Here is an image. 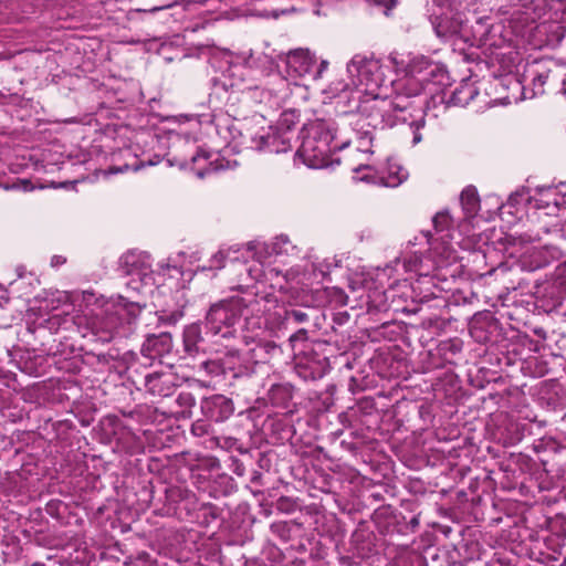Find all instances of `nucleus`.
Wrapping results in <instances>:
<instances>
[{"mask_svg": "<svg viewBox=\"0 0 566 566\" xmlns=\"http://www.w3.org/2000/svg\"><path fill=\"white\" fill-rule=\"evenodd\" d=\"M389 66L365 54H355L347 63L348 82H332L325 93L331 98H340L361 112L377 111L381 117L389 116L390 109L405 113L408 104L396 99L386 72Z\"/></svg>", "mask_w": 566, "mask_h": 566, "instance_id": "nucleus-1", "label": "nucleus"}, {"mask_svg": "<svg viewBox=\"0 0 566 566\" xmlns=\"http://www.w3.org/2000/svg\"><path fill=\"white\" fill-rule=\"evenodd\" d=\"M271 301L259 300L252 295L237 296L211 305L206 315V328L212 336L232 338L237 336L241 318L252 328L261 329L262 316L270 312Z\"/></svg>", "mask_w": 566, "mask_h": 566, "instance_id": "nucleus-2", "label": "nucleus"}, {"mask_svg": "<svg viewBox=\"0 0 566 566\" xmlns=\"http://www.w3.org/2000/svg\"><path fill=\"white\" fill-rule=\"evenodd\" d=\"M344 145L337 142V128L334 123L318 120L307 129L296 156L307 167L321 169L329 166L332 151Z\"/></svg>", "mask_w": 566, "mask_h": 566, "instance_id": "nucleus-3", "label": "nucleus"}, {"mask_svg": "<svg viewBox=\"0 0 566 566\" xmlns=\"http://www.w3.org/2000/svg\"><path fill=\"white\" fill-rule=\"evenodd\" d=\"M142 308L138 301H129L119 295L117 300H109L96 310L88 325L102 342H109L122 325L129 324L139 315Z\"/></svg>", "mask_w": 566, "mask_h": 566, "instance_id": "nucleus-4", "label": "nucleus"}, {"mask_svg": "<svg viewBox=\"0 0 566 566\" xmlns=\"http://www.w3.org/2000/svg\"><path fill=\"white\" fill-rule=\"evenodd\" d=\"M433 237L430 233H422L421 238L429 245V255L423 256L420 250L411 251L403 256V268L406 272H413L419 276H427L438 268L448 266L459 259L457 250L446 241L450 234L437 233Z\"/></svg>", "mask_w": 566, "mask_h": 566, "instance_id": "nucleus-5", "label": "nucleus"}, {"mask_svg": "<svg viewBox=\"0 0 566 566\" xmlns=\"http://www.w3.org/2000/svg\"><path fill=\"white\" fill-rule=\"evenodd\" d=\"M391 64L399 70L403 66L405 74L396 80H390L392 92L396 95V99L400 103L408 104V108L412 107L413 101L411 98L417 97L428 85V59L424 56L412 57L406 65L403 62H399L397 55L391 54L389 56Z\"/></svg>", "mask_w": 566, "mask_h": 566, "instance_id": "nucleus-6", "label": "nucleus"}, {"mask_svg": "<svg viewBox=\"0 0 566 566\" xmlns=\"http://www.w3.org/2000/svg\"><path fill=\"white\" fill-rule=\"evenodd\" d=\"M120 270L127 276L125 285L127 290L137 293L151 291L155 285L161 284L151 270L148 256L142 253H126L120 259Z\"/></svg>", "mask_w": 566, "mask_h": 566, "instance_id": "nucleus-7", "label": "nucleus"}, {"mask_svg": "<svg viewBox=\"0 0 566 566\" xmlns=\"http://www.w3.org/2000/svg\"><path fill=\"white\" fill-rule=\"evenodd\" d=\"M543 11L541 3L535 0H510L504 10L507 28L522 38L534 29L545 28L544 24H535L542 18Z\"/></svg>", "mask_w": 566, "mask_h": 566, "instance_id": "nucleus-8", "label": "nucleus"}, {"mask_svg": "<svg viewBox=\"0 0 566 566\" xmlns=\"http://www.w3.org/2000/svg\"><path fill=\"white\" fill-rule=\"evenodd\" d=\"M363 170L368 172L363 176H355L354 178L385 187H398L408 178V171L392 160L387 161L385 169H377L371 165H361L355 168L354 172L358 174Z\"/></svg>", "mask_w": 566, "mask_h": 566, "instance_id": "nucleus-9", "label": "nucleus"}, {"mask_svg": "<svg viewBox=\"0 0 566 566\" xmlns=\"http://www.w3.org/2000/svg\"><path fill=\"white\" fill-rule=\"evenodd\" d=\"M436 34L446 42H450L459 50H463L461 44H465L470 39L469 27L463 22L459 13H443L433 21Z\"/></svg>", "mask_w": 566, "mask_h": 566, "instance_id": "nucleus-10", "label": "nucleus"}, {"mask_svg": "<svg viewBox=\"0 0 566 566\" xmlns=\"http://www.w3.org/2000/svg\"><path fill=\"white\" fill-rule=\"evenodd\" d=\"M552 75L549 61H533L527 64L524 73L525 81H528L530 87L515 81L514 86L522 90L523 98H533L545 93V84L548 83Z\"/></svg>", "mask_w": 566, "mask_h": 566, "instance_id": "nucleus-11", "label": "nucleus"}, {"mask_svg": "<svg viewBox=\"0 0 566 566\" xmlns=\"http://www.w3.org/2000/svg\"><path fill=\"white\" fill-rule=\"evenodd\" d=\"M264 248L265 249L262 253H255V250H252L250 256L255 258L256 260L252 265L245 266L244 270L252 280L261 281L264 279L273 290L285 291L287 283L286 274H283L276 268H263L264 252H268L265 243Z\"/></svg>", "mask_w": 566, "mask_h": 566, "instance_id": "nucleus-12", "label": "nucleus"}, {"mask_svg": "<svg viewBox=\"0 0 566 566\" xmlns=\"http://www.w3.org/2000/svg\"><path fill=\"white\" fill-rule=\"evenodd\" d=\"M470 39L465 42L471 46H500L502 39L500 35L501 25H494L490 22V18L483 17L475 21L474 25L469 27ZM503 41H506V36H503ZM510 41V39H507Z\"/></svg>", "mask_w": 566, "mask_h": 566, "instance_id": "nucleus-13", "label": "nucleus"}, {"mask_svg": "<svg viewBox=\"0 0 566 566\" xmlns=\"http://www.w3.org/2000/svg\"><path fill=\"white\" fill-rule=\"evenodd\" d=\"M264 249V243L261 242L249 243L245 248L220 249L210 258L209 264L201 268V271L220 270L226 266L228 261L234 263L241 258L247 260L252 250H255V253H262Z\"/></svg>", "mask_w": 566, "mask_h": 566, "instance_id": "nucleus-14", "label": "nucleus"}, {"mask_svg": "<svg viewBox=\"0 0 566 566\" xmlns=\"http://www.w3.org/2000/svg\"><path fill=\"white\" fill-rule=\"evenodd\" d=\"M291 142L292 133L289 129L281 132L277 128L272 127H269L266 132L253 137V143L256 149L268 150L275 154L285 153L291 149Z\"/></svg>", "mask_w": 566, "mask_h": 566, "instance_id": "nucleus-15", "label": "nucleus"}, {"mask_svg": "<svg viewBox=\"0 0 566 566\" xmlns=\"http://www.w3.org/2000/svg\"><path fill=\"white\" fill-rule=\"evenodd\" d=\"M410 118L409 128L412 132V144L417 145L422 140L420 129L424 126V115L422 107L415 108L413 106L407 108L405 113L394 112L390 109L389 116L381 117V122L388 125H394L397 122L407 123Z\"/></svg>", "mask_w": 566, "mask_h": 566, "instance_id": "nucleus-16", "label": "nucleus"}, {"mask_svg": "<svg viewBox=\"0 0 566 566\" xmlns=\"http://www.w3.org/2000/svg\"><path fill=\"white\" fill-rule=\"evenodd\" d=\"M315 62V55L310 50L297 49L287 55V72L298 77L312 76Z\"/></svg>", "mask_w": 566, "mask_h": 566, "instance_id": "nucleus-17", "label": "nucleus"}, {"mask_svg": "<svg viewBox=\"0 0 566 566\" xmlns=\"http://www.w3.org/2000/svg\"><path fill=\"white\" fill-rule=\"evenodd\" d=\"M265 75L272 77V82L276 84L275 90H264V103L271 107L280 106L286 97L287 83L279 73H270L273 69V61L270 56L264 55Z\"/></svg>", "mask_w": 566, "mask_h": 566, "instance_id": "nucleus-18", "label": "nucleus"}, {"mask_svg": "<svg viewBox=\"0 0 566 566\" xmlns=\"http://www.w3.org/2000/svg\"><path fill=\"white\" fill-rule=\"evenodd\" d=\"M174 378L171 373L154 371L146 375L145 387L153 395L167 397L174 391Z\"/></svg>", "mask_w": 566, "mask_h": 566, "instance_id": "nucleus-19", "label": "nucleus"}, {"mask_svg": "<svg viewBox=\"0 0 566 566\" xmlns=\"http://www.w3.org/2000/svg\"><path fill=\"white\" fill-rule=\"evenodd\" d=\"M537 195L528 197L530 203L533 205L537 209L548 208L551 205H554L558 208L562 205H565V196L566 191L563 192V196L559 197L556 187L552 186H543L536 188Z\"/></svg>", "mask_w": 566, "mask_h": 566, "instance_id": "nucleus-20", "label": "nucleus"}, {"mask_svg": "<svg viewBox=\"0 0 566 566\" xmlns=\"http://www.w3.org/2000/svg\"><path fill=\"white\" fill-rule=\"evenodd\" d=\"M206 408L209 411V416L216 421L228 419L234 411L232 401L221 395L211 397L207 401Z\"/></svg>", "mask_w": 566, "mask_h": 566, "instance_id": "nucleus-21", "label": "nucleus"}, {"mask_svg": "<svg viewBox=\"0 0 566 566\" xmlns=\"http://www.w3.org/2000/svg\"><path fill=\"white\" fill-rule=\"evenodd\" d=\"M462 210L468 219L473 218L480 209V198L474 187L464 188L460 196Z\"/></svg>", "mask_w": 566, "mask_h": 566, "instance_id": "nucleus-22", "label": "nucleus"}, {"mask_svg": "<svg viewBox=\"0 0 566 566\" xmlns=\"http://www.w3.org/2000/svg\"><path fill=\"white\" fill-rule=\"evenodd\" d=\"M270 301H271V304H269L268 306H270L271 310H270V312H266L265 314H263L264 315V324L270 319L269 317L272 315V310H276V308H277V311H274L273 315L281 317V314L283 312L284 318L287 322L292 321L294 323H304L308 319L307 313H305L302 310L287 311L284 307L279 306L276 300H270Z\"/></svg>", "mask_w": 566, "mask_h": 566, "instance_id": "nucleus-23", "label": "nucleus"}, {"mask_svg": "<svg viewBox=\"0 0 566 566\" xmlns=\"http://www.w3.org/2000/svg\"><path fill=\"white\" fill-rule=\"evenodd\" d=\"M201 328L198 324H191L184 331L185 350L193 356L199 352V344L202 342Z\"/></svg>", "mask_w": 566, "mask_h": 566, "instance_id": "nucleus-24", "label": "nucleus"}, {"mask_svg": "<svg viewBox=\"0 0 566 566\" xmlns=\"http://www.w3.org/2000/svg\"><path fill=\"white\" fill-rule=\"evenodd\" d=\"M522 266L527 271H535L546 265V259L543 252L532 248L527 250L522 256Z\"/></svg>", "mask_w": 566, "mask_h": 566, "instance_id": "nucleus-25", "label": "nucleus"}, {"mask_svg": "<svg viewBox=\"0 0 566 566\" xmlns=\"http://www.w3.org/2000/svg\"><path fill=\"white\" fill-rule=\"evenodd\" d=\"M476 94L478 91L473 85L463 84L453 92L451 99L455 105L465 106Z\"/></svg>", "mask_w": 566, "mask_h": 566, "instance_id": "nucleus-26", "label": "nucleus"}, {"mask_svg": "<svg viewBox=\"0 0 566 566\" xmlns=\"http://www.w3.org/2000/svg\"><path fill=\"white\" fill-rule=\"evenodd\" d=\"M428 72L426 73L428 77V84L430 83H442L447 76V71L438 63L428 59Z\"/></svg>", "mask_w": 566, "mask_h": 566, "instance_id": "nucleus-27", "label": "nucleus"}, {"mask_svg": "<svg viewBox=\"0 0 566 566\" xmlns=\"http://www.w3.org/2000/svg\"><path fill=\"white\" fill-rule=\"evenodd\" d=\"M268 249L270 248L266 245ZM294 247L290 242L289 238L285 235H280L275 238V241L271 244V251L268 250V252H264L265 254L275 253V254H282V253H289L290 250H293Z\"/></svg>", "mask_w": 566, "mask_h": 566, "instance_id": "nucleus-28", "label": "nucleus"}, {"mask_svg": "<svg viewBox=\"0 0 566 566\" xmlns=\"http://www.w3.org/2000/svg\"><path fill=\"white\" fill-rule=\"evenodd\" d=\"M433 226L437 232H442L449 229L453 222L452 218L447 211L438 212L433 217Z\"/></svg>", "mask_w": 566, "mask_h": 566, "instance_id": "nucleus-29", "label": "nucleus"}, {"mask_svg": "<svg viewBox=\"0 0 566 566\" xmlns=\"http://www.w3.org/2000/svg\"><path fill=\"white\" fill-rule=\"evenodd\" d=\"M528 197H531V196H530L527 189H525V188L517 189L515 192H513L509 197L506 206L516 207L524 201L530 203Z\"/></svg>", "mask_w": 566, "mask_h": 566, "instance_id": "nucleus-30", "label": "nucleus"}, {"mask_svg": "<svg viewBox=\"0 0 566 566\" xmlns=\"http://www.w3.org/2000/svg\"><path fill=\"white\" fill-rule=\"evenodd\" d=\"M200 159H203V160H207L208 159V154L206 151H201V153H196V154H192L189 158L190 163L193 165V169H196V174L199 178H202L205 175H207L211 169L210 168H201V167H196V165L198 164V161Z\"/></svg>", "mask_w": 566, "mask_h": 566, "instance_id": "nucleus-31", "label": "nucleus"}, {"mask_svg": "<svg viewBox=\"0 0 566 566\" xmlns=\"http://www.w3.org/2000/svg\"><path fill=\"white\" fill-rule=\"evenodd\" d=\"M160 339H165V340H167V337H166V336H161V337H160ZM158 342H159V337H155V336L149 337V338L147 339V342L143 345V349H142V350H143V353H145V354H146V352H149V350L155 349V347H156V345H157V343H158ZM146 355H147V356H151L150 354H146Z\"/></svg>", "mask_w": 566, "mask_h": 566, "instance_id": "nucleus-32", "label": "nucleus"}, {"mask_svg": "<svg viewBox=\"0 0 566 566\" xmlns=\"http://www.w3.org/2000/svg\"><path fill=\"white\" fill-rule=\"evenodd\" d=\"M373 140V136L366 132L364 135L359 137V149L361 151H370L367 147Z\"/></svg>", "mask_w": 566, "mask_h": 566, "instance_id": "nucleus-33", "label": "nucleus"}, {"mask_svg": "<svg viewBox=\"0 0 566 566\" xmlns=\"http://www.w3.org/2000/svg\"><path fill=\"white\" fill-rule=\"evenodd\" d=\"M327 67H328V61L322 60L317 71H315V72L313 71L312 77L314 80L319 78L322 76V74L327 70Z\"/></svg>", "mask_w": 566, "mask_h": 566, "instance_id": "nucleus-34", "label": "nucleus"}, {"mask_svg": "<svg viewBox=\"0 0 566 566\" xmlns=\"http://www.w3.org/2000/svg\"><path fill=\"white\" fill-rule=\"evenodd\" d=\"M12 188L22 189L23 191L32 190L31 182L27 179L19 180L17 184L12 185Z\"/></svg>", "mask_w": 566, "mask_h": 566, "instance_id": "nucleus-35", "label": "nucleus"}, {"mask_svg": "<svg viewBox=\"0 0 566 566\" xmlns=\"http://www.w3.org/2000/svg\"><path fill=\"white\" fill-rule=\"evenodd\" d=\"M207 424L202 421H198L197 424L193 426L192 430L198 434V436H203L207 433Z\"/></svg>", "mask_w": 566, "mask_h": 566, "instance_id": "nucleus-36", "label": "nucleus"}, {"mask_svg": "<svg viewBox=\"0 0 566 566\" xmlns=\"http://www.w3.org/2000/svg\"><path fill=\"white\" fill-rule=\"evenodd\" d=\"M558 279L560 280V285L565 286L566 290V263L558 268Z\"/></svg>", "mask_w": 566, "mask_h": 566, "instance_id": "nucleus-37", "label": "nucleus"}, {"mask_svg": "<svg viewBox=\"0 0 566 566\" xmlns=\"http://www.w3.org/2000/svg\"><path fill=\"white\" fill-rule=\"evenodd\" d=\"M240 57L243 60V62L248 65V66H252V52L249 51V52H242L240 54Z\"/></svg>", "mask_w": 566, "mask_h": 566, "instance_id": "nucleus-38", "label": "nucleus"}, {"mask_svg": "<svg viewBox=\"0 0 566 566\" xmlns=\"http://www.w3.org/2000/svg\"><path fill=\"white\" fill-rule=\"evenodd\" d=\"M375 3L385 6L387 9H390L395 6L396 0H374Z\"/></svg>", "mask_w": 566, "mask_h": 566, "instance_id": "nucleus-39", "label": "nucleus"}, {"mask_svg": "<svg viewBox=\"0 0 566 566\" xmlns=\"http://www.w3.org/2000/svg\"><path fill=\"white\" fill-rule=\"evenodd\" d=\"M305 336H306V331L305 329H300L298 332H296L295 334H293L290 337V340L294 342L296 339L304 338Z\"/></svg>", "mask_w": 566, "mask_h": 566, "instance_id": "nucleus-40", "label": "nucleus"}, {"mask_svg": "<svg viewBox=\"0 0 566 566\" xmlns=\"http://www.w3.org/2000/svg\"><path fill=\"white\" fill-rule=\"evenodd\" d=\"M556 33H557V39L559 41L563 40V39H566V30H565L564 27L558 25L557 30H556Z\"/></svg>", "mask_w": 566, "mask_h": 566, "instance_id": "nucleus-41", "label": "nucleus"}, {"mask_svg": "<svg viewBox=\"0 0 566 566\" xmlns=\"http://www.w3.org/2000/svg\"><path fill=\"white\" fill-rule=\"evenodd\" d=\"M65 262V259L60 256V255H55L52 258V265H60V264H63Z\"/></svg>", "mask_w": 566, "mask_h": 566, "instance_id": "nucleus-42", "label": "nucleus"}, {"mask_svg": "<svg viewBox=\"0 0 566 566\" xmlns=\"http://www.w3.org/2000/svg\"><path fill=\"white\" fill-rule=\"evenodd\" d=\"M163 271L165 270H170L172 269L174 271H176L177 273H180L179 269L177 266H170L169 264H167L166 266H161Z\"/></svg>", "mask_w": 566, "mask_h": 566, "instance_id": "nucleus-43", "label": "nucleus"}, {"mask_svg": "<svg viewBox=\"0 0 566 566\" xmlns=\"http://www.w3.org/2000/svg\"><path fill=\"white\" fill-rule=\"evenodd\" d=\"M17 272H18V276H19L20 279H22V277H23V275H24V268H23V266H18V268H17Z\"/></svg>", "mask_w": 566, "mask_h": 566, "instance_id": "nucleus-44", "label": "nucleus"}, {"mask_svg": "<svg viewBox=\"0 0 566 566\" xmlns=\"http://www.w3.org/2000/svg\"><path fill=\"white\" fill-rule=\"evenodd\" d=\"M188 164H189L188 158L184 157V158L181 159L180 165H181V166H186V165H188Z\"/></svg>", "mask_w": 566, "mask_h": 566, "instance_id": "nucleus-45", "label": "nucleus"}, {"mask_svg": "<svg viewBox=\"0 0 566 566\" xmlns=\"http://www.w3.org/2000/svg\"><path fill=\"white\" fill-rule=\"evenodd\" d=\"M170 6H166V8H169ZM161 9H165V7H160V8H154L151 9V11H158V10H161Z\"/></svg>", "mask_w": 566, "mask_h": 566, "instance_id": "nucleus-46", "label": "nucleus"}, {"mask_svg": "<svg viewBox=\"0 0 566 566\" xmlns=\"http://www.w3.org/2000/svg\"><path fill=\"white\" fill-rule=\"evenodd\" d=\"M563 13H564V14H566V9L564 10V12H563Z\"/></svg>", "mask_w": 566, "mask_h": 566, "instance_id": "nucleus-47", "label": "nucleus"}]
</instances>
